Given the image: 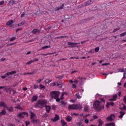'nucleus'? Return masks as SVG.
<instances>
[{
  "label": "nucleus",
  "instance_id": "f257e3e1",
  "mask_svg": "<svg viewBox=\"0 0 126 126\" xmlns=\"http://www.w3.org/2000/svg\"><path fill=\"white\" fill-rule=\"evenodd\" d=\"M94 108L96 110V111H98V112L101 111L105 107L104 105H102V102L99 100L95 101L93 104Z\"/></svg>",
  "mask_w": 126,
  "mask_h": 126
},
{
  "label": "nucleus",
  "instance_id": "f03ea898",
  "mask_svg": "<svg viewBox=\"0 0 126 126\" xmlns=\"http://www.w3.org/2000/svg\"><path fill=\"white\" fill-rule=\"evenodd\" d=\"M60 94L61 92L60 91H52L50 93V96L53 99H55L56 102H60Z\"/></svg>",
  "mask_w": 126,
  "mask_h": 126
},
{
  "label": "nucleus",
  "instance_id": "7ed1b4c3",
  "mask_svg": "<svg viewBox=\"0 0 126 126\" xmlns=\"http://www.w3.org/2000/svg\"><path fill=\"white\" fill-rule=\"evenodd\" d=\"M47 104V101L44 99H39L37 101V102L35 104V108H43L45 105Z\"/></svg>",
  "mask_w": 126,
  "mask_h": 126
},
{
  "label": "nucleus",
  "instance_id": "20e7f679",
  "mask_svg": "<svg viewBox=\"0 0 126 126\" xmlns=\"http://www.w3.org/2000/svg\"><path fill=\"white\" fill-rule=\"evenodd\" d=\"M69 110H81L82 106L80 104H70L68 106Z\"/></svg>",
  "mask_w": 126,
  "mask_h": 126
},
{
  "label": "nucleus",
  "instance_id": "39448f33",
  "mask_svg": "<svg viewBox=\"0 0 126 126\" xmlns=\"http://www.w3.org/2000/svg\"><path fill=\"white\" fill-rule=\"evenodd\" d=\"M67 44V45H69L68 48H78L79 46H78L77 45H80V43H74L70 42H68Z\"/></svg>",
  "mask_w": 126,
  "mask_h": 126
},
{
  "label": "nucleus",
  "instance_id": "423d86ee",
  "mask_svg": "<svg viewBox=\"0 0 126 126\" xmlns=\"http://www.w3.org/2000/svg\"><path fill=\"white\" fill-rule=\"evenodd\" d=\"M77 79H79V80H74V83H76V84H77V83H78V82H79L80 84L81 85V84H82V82H83V81L82 80V79H84V78L78 77L77 78Z\"/></svg>",
  "mask_w": 126,
  "mask_h": 126
},
{
  "label": "nucleus",
  "instance_id": "0eeeda50",
  "mask_svg": "<svg viewBox=\"0 0 126 126\" xmlns=\"http://www.w3.org/2000/svg\"><path fill=\"white\" fill-rule=\"evenodd\" d=\"M115 115L114 114H111L108 117L106 118L107 121H108L109 122H113L114 121L113 118H115Z\"/></svg>",
  "mask_w": 126,
  "mask_h": 126
},
{
  "label": "nucleus",
  "instance_id": "6e6552de",
  "mask_svg": "<svg viewBox=\"0 0 126 126\" xmlns=\"http://www.w3.org/2000/svg\"><path fill=\"white\" fill-rule=\"evenodd\" d=\"M7 107V104L5 103V102L3 101L0 102V108H3V109H6Z\"/></svg>",
  "mask_w": 126,
  "mask_h": 126
},
{
  "label": "nucleus",
  "instance_id": "1a4fd4ad",
  "mask_svg": "<svg viewBox=\"0 0 126 126\" xmlns=\"http://www.w3.org/2000/svg\"><path fill=\"white\" fill-rule=\"evenodd\" d=\"M59 120H60V116L57 114L55 115V117H54V118L51 119V121H52V122H53L54 123H56V122H57V121H59Z\"/></svg>",
  "mask_w": 126,
  "mask_h": 126
},
{
  "label": "nucleus",
  "instance_id": "9d476101",
  "mask_svg": "<svg viewBox=\"0 0 126 126\" xmlns=\"http://www.w3.org/2000/svg\"><path fill=\"white\" fill-rule=\"evenodd\" d=\"M13 22L14 21L12 20H10L6 23V25L9 26V27H13L12 23H13Z\"/></svg>",
  "mask_w": 126,
  "mask_h": 126
},
{
  "label": "nucleus",
  "instance_id": "9b49d317",
  "mask_svg": "<svg viewBox=\"0 0 126 126\" xmlns=\"http://www.w3.org/2000/svg\"><path fill=\"white\" fill-rule=\"evenodd\" d=\"M16 71H11V72H7L6 74H5V75H7V76H9V75H12L13 74H15V73H17Z\"/></svg>",
  "mask_w": 126,
  "mask_h": 126
},
{
  "label": "nucleus",
  "instance_id": "f8f14e48",
  "mask_svg": "<svg viewBox=\"0 0 126 126\" xmlns=\"http://www.w3.org/2000/svg\"><path fill=\"white\" fill-rule=\"evenodd\" d=\"M31 123H32V124H39L40 123V121L38 119L35 120V119L32 118V119H31Z\"/></svg>",
  "mask_w": 126,
  "mask_h": 126
},
{
  "label": "nucleus",
  "instance_id": "ddd939ff",
  "mask_svg": "<svg viewBox=\"0 0 126 126\" xmlns=\"http://www.w3.org/2000/svg\"><path fill=\"white\" fill-rule=\"evenodd\" d=\"M119 114H120V115H119V119H123V117L125 115H126V112L124 111H120Z\"/></svg>",
  "mask_w": 126,
  "mask_h": 126
},
{
  "label": "nucleus",
  "instance_id": "4468645a",
  "mask_svg": "<svg viewBox=\"0 0 126 126\" xmlns=\"http://www.w3.org/2000/svg\"><path fill=\"white\" fill-rule=\"evenodd\" d=\"M38 100V95H33L32 98V102H36Z\"/></svg>",
  "mask_w": 126,
  "mask_h": 126
},
{
  "label": "nucleus",
  "instance_id": "2eb2a0df",
  "mask_svg": "<svg viewBox=\"0 0 126 126\" xmlns=\"http://www.w3.org/2000/svg\"><path fill=\"white\" fill-rule=\"evenodd\" d=\"M6 114V111L5 109H2L1 112H0V118L1 116H4Z\"/></svg>",
  "mask_w": 126,
  "mask_h": 126
},
{
  "label": "nucleus",
  "instance_id": "dca6fc26",
  "mask_svg": "<svg viewBox=\"0 0 126 126\" xmlns=\"http://www.w3.org/2000/svg\"><path fill=\"white\" fill-rule=\"evenodd\" d=\"M94 0H90L86 2V5L87 6L90 5V4H92V3L94 2Z\"/></svg>",
  "mask_w": 126,
  "mask_h": 126
},
{
  "label": "nucleus",
  "instance_id": "f3484780",
  "mask_svg": "<svg viewBox=\"0 0 126 126\" xmlns=\"http://www.w3.org/2000/svg\"><path fill=\"white\" fill-rule=\"evenodd\" d=\"M45 109L47 113H50V111H51V106L49 105H46L45 106Z\"/></svg>",
  "mask_w": 126,
  "mask_h": 126
},
{
  "label": "nucleus",
  "instance_id": "a211bd4d",
  "mask_svg": "<svg viewBox=\"0 0 126 126\" xmlns=\"http://www.w3.org/2000/svg\"><path fill=\"white\" fill-rule=\"evenodd\" d=\"M17 116L19 117L20 119H24V116H23V113H22V112L19 113Z\"/></svg>",
  "mask_w": 126,
  "mask_h": 126
},
{
  "label": "nucleus",
  "instance_id": "6ab92c4d",
  "mask_svg": "<svg viewBox=\"0 0 126 126\" xmlns=\"http://www.w3.org/2000/svg\"><path fill=\"white\" fill-rule=\"evenodd\" d=\"M64 7V4H63L61 7H58L57 8H56L55 9V10L56 11H59V10H60V9H63V7Z\"/></svg>",
  "mask_w": 126,
  "mask_h": 126
},
{
  "label": "nucleus",
  "instance_id": "aec40b11",
  "mask_svg": "<svg viewBox=\"0 0 126 126\" xmlns=\"http://www.w3.org/2000/svg\"><path fill=\"white\" fill-rule=\"evenodd\" d=\"M60 106L63 107H65L66 105V103L64 101L60 102Z\"/></svg>",
  "mask_w": 126,
  "mask_h": 126
},
{
  "label": "nucleus",
  "instance_id": "412c9836",
  "mask_svg": "<svg viewBox=\"0 0 126 126\" xmlns=\"http://www.w3.org/2000/svg\"><path fill=\"white\" fill-rule=\"evenodd\" d=\"M6 109H7V110H8V111H9V112H13V111H14V109H13V107H12V106H11L10 107V108H9V107H8V106H7V107H6Z\"/></svg>",
  "mask_w": 126,
  "mask_h": 126
},
{
  "label": "nucleus",
  "instance_id": "4be33fe9",
  "mask_svg": "<svg viewBox=\"0 0 126 126\" xmlns=\"http://www.w3.org/2000/svg\"><path fill=\"white\" fill-rule=\"evenodd\" d=\"M57 86H59L60 88H62L63 87V84L62 82H57Z\"/></svg>",
  "mask_w": 126,
  "mask_h": 126
},
{
  "label": "nucleus",
  "instance_id": "5701e85b",
  "mask_svg": "<svg viewBox=\"0 0 126 126\" xmlns=\"http://www.w3.org/2000/svg\"><path fill=\"white\" fill-rule=\"evenodd\" d=\"M31 117L30 119H34V118H35V117H36V114L33 112H31Z\"/></svg>",
  "mask_w": 126,
  "mask_h": 126
},
{
  "label": "nucleus",
  "instance_id": "b1692460",
  "mask_svg": "<svg viewBox=\"0 0 126 126\" xmlns=\"http://www.w3.org/2000/svg\"><path fill=\"white\" fill-rule=\"evenodd\" d=\"M122 105H123V107H120L119 109L120 110H121V111L124 110V111H126V106L124 104H122Z\"/></svg>",
  "mask_w": 126,
  "mask_h": 126
},
{
  "label": "nucleus",
  "instance_id": "393cba45",
  "mask_svg": "<svg viewBox=\"0 0 126 126\" xmlns=\"http://www.w3.org/2000/svg\"><path fill=\"white\" fill-rule=\"evenodd\" d=\"M48 48H51V46L46 45L41 47V50H45V49H48Z\"/></svg>",
  "mask_w": 126,
  "mask_h": 126
},
{
  "label": "nucleus",
  "instance_id": "a878e982",
  "mask_svg": "<svg viewBox=\"0 0 126 126\" xmlns=\"http://www.w3.org/2000/svg\"><path fill=\"white\" fill-rule=\"evenodd\" d=\"M72 118H71L70 116H67L66 118V120L67 122H70L71 121H72Z\"/></svg>",
  "mask_w": 126,
  "mask_h": 126
},
{
  "label": "nucleus",
  "instance_id": "bb28decb",
  "mask_svg": "<svg viewBox=\"0 0 126 126\" xmlns=\"http://www.w3.org/2000/svg\"><path fill=\"white\" fill-rule=\"evenodd\" d=\"M88 21V19L82 20L80 21V23H86Z\"/></svg>",
  "mask_w": 126,
  "mask_h": 126
},
{
  "label": "nucleus",
  "instance_id": "cd10ccee",
  "mask_svg": "<svg viewBox=\"0 0 126 126\" xmlns=\"http://www.w3.org/2000/svg\"><path fill=\"white\" fill-rule=\"evenodd\" d=\"M26 24L25 22L23 21L21 23H20L19 24H18V26L19 27L20 26H22V25H25Z\"/></svg>",
  "mask_w": 126,
  "mask_h": 126
},
{
  "label": "nucleus",
  "instance_id": "c85d7f7f",
  "mask_svg": "<svg viewBox=\"0 0 126 126\" xmlns=\"http://www.w3.org/2000/svg\"><path fill=\"white\" fill-rule=\"evenodd\" d=\"M39 87H40V89H46V87H45V86H43V85L42 84H40L39 85Z\"/></svg>",
  "mask_w": 126,
  "mask_h": 126
},
{
  "label": "nucleus",
  "instance_id": "c756f323",
  "mask_svg": "<svg viewBox=\"0 0 126 126\" xmlns=\"http://www.w3.org/2000/svg\"><path fill=\"white\" fill-rule=\"evenodd\" d=\"M75 96H76L77 99H80L81 98V96L79 95V93L76 94Z\"/></svg>",
  "mask_w": 126,
  "mask_h": 126
},
{
  "label": "nucleus",
  "instance_id": "7c9ffc66",
  "mask_svg": "<svg viewBox=\"0 0 126 126\" xmlns=\"http://www.w3.org/2000/svg\"><path fill=\"white\" fill-rule=\"evenodd\" d=\"M117 98H118V94H114L113 95V98L114 99L115 101L117 100Z\"/></svg>",
  "mask_w": 126,
  "mask_h": 126
},
{
  "label": "nucleus",
  "instance_id": "2f4dec72",
  "mask_svg": "<svg viewBox=\"0 0 126 126\" xmlns=\"http://www.w3.org/2000/svg\"><path fill=\"white\" fill-rule=\"evenodd\" d=\"M16 39V37L14 36L10 39V42H13Z\"/></svg>",
  "mask_w": 126,
  "mask_h": 126
},
{
  "label": "nucleus",
  "instance_id": "473e14b6",
  "mask_svg": "<svg viewBox=\"0 0 126 126\" xmlns=\"http://www.w3.org/2000/svg\"><path fill=\"white\" fill-rule=\"evenodd\" d=\"M126 32L121 33L120 36V37H124V36H126Z\"/></svg>",
  "mask_w": 126,
  "mask_h": 126
},
{
  "label": "nucleus",
  "instance_id": "72a5a7b5",
  "mask_svg": "<svg viewBox=\"0 0 126 126\" xmlns=\"http://www.w3.org/2000/svg\"><path fill=\"white\" fill-rule=\"evenodd\" d=\"M37 32H38V29H34L32 31V33L33 34H36L37 33Z\"/></svg>",
  "mask_w": 126,
  "mask_h": 126
},
{
  "label": "nucleus",
  "instance_id": "f704fd0d",
  "mask_svg": "<svg viewBox=\"0 0 126 126\" xmlns=\"http://www.w3.org/2000/svg\"><path fill=\"white\" fill-rule=\"evenodd\" d=\"M88 110H89L88 106L86 105L84 107L85 112H87V111H88Z\"/></svg>",
  "mask_w": 126,
  "mask_h": 126
},
{
  "label": "nucleus",
  "instance_id": "c9c22d12",
  "mask_svg": "<svg viewBox=\"0 0 126 126\" xmlns=\"http://www.w3.org/2000/svg\"><path fill=\"white\" fill-rule=\"evenodd\" d=\"M61 124L63 125V126H65L66 125V123H65V122H64V120H61Z\"/></svg>",
  "mask_w": 126,
  "mask_h": 126
},
{
  "label": "nucleus",
  "instance_id": "e433bc0d",
  "mask_svg": "<svg viewBox=\"0 0 126 126\" xmlns=\"http://www.w3.org/2000/svg\"><path fill=\"white\" fill-rule=\"evenodd\" d=\"M33 60H31L30 61H29L28 63H26V64H31V63H33Z\"/></svg>",
  "mask_w": 126,
  "mask_h": 126
},
{
  "label": "nucleus",
  "instance_id": "4c0bfd02",
  "mask_svg": "<svg viewBox=\"0 0 126 126\" xmlns=\"http://www.w3.org/2000/svg\"><path fill=\"white\" fill-rule=\"evenodd\" d=\"M22 113L23 115H27L26 117H28V116H29V114H28V113H27L26 112H22Z\"/></svg>",
  "mask_w": 126,
  "mask_h": 126
},
{
  "label": "nucleus",
  "instance_id": "58836bf2",
  "mask_svg": "<svg viewBox=\"0 0 126 126\" xmlns=\"http://www.w3.org/2000/svg\"><path fill=\"white\" fill-rule=\"evenodd\" d=\"M57 85V82H54L53 83L50 84V86L53 87V86H56Z\"/></svg>",
  "mask_w": 126,
  "mask_h": 126
},
{
  "label": "nucleus",
  "instance_id": "ea45409f",
  "mask_svg": "<svg viewBox=\"0 0 126 126\" xmlns=\"http://www.w3.org/2000/svg\"><path fill=\"white\" fill-rule=\"evenodd\" d=\"M94 50H95V52H96V53H98V52H99V50H100V47H96Z\"/></svg>",
  "mask_w": 126,
  "mask_h": 126
},
{
  "label": "nucleus",
  "instance_id": "a19ab883",
  "mask_svg": "<svg viewBox=\"0 0 126 126\" xmlns=\"http://www.w3.org/2000/svg\"><path fill=\"white\" fill-rule=\"evenodd\" d=\"M9 3H11V4H14V3H15V1L13 0H10L9 1Z\"/></svg>",
  "mask_w": 126,
  "mask_h": 126
},
{
  "label": "nucleus",
  "instance_id": "79ce46f5",
  "mask_svg": "<svg viewBox=\"0 0 126 126\" xmlns=\"http://www.w3.org/2000/svg\"><path fill=\"white\" fill-rule=\"evenodd\" d=\"M63 96H64V94H62V95H61V97H60V101H61V100H63V98H64V97H63Z\"/></svg>",
  "mask_w": 126,
  "mask_h": 126
},
{
  "label": "nucleus",
  "instance_id": "37998d69",
  "mask_svg": "<svg viewBox=\"0 0 126 126\" xmlns=\"http://www.w3.org/2000/svg\"><path fill=\"white\" fill-rule=\"evenodd\" d=\"M7 126H16V125H15V124H13L11 123H8Z\"/></svg>",
  "mask_w": 126,
  "mask_h": 126
},
{
  "label": "nucleus",
  "instance_id": "c03bdc74",
  "mask_svg": "<svg viewBox=\"0 0 126 126\" xmlns=\"http://www.w3.org/2000/svg\"><path fill=\"white\" fill-rule=\"evenodd\" d=\"M15 109H18L19 110H21V107H20V105H18L17 106H15Z\"/></svg>",
  "mask_w": 126,
  "mask_h": 126
},
{
  "label": "nucleus",
  "instance_id": "a18cd8bd",
  "mask_svg": "<svg viewBox=\"0 0 126 126\" xmlns=\"http://www.w3.org/2000/svg\"><path fill=\"white\" fill-rule=\"evenodd\" d=\"M30 121H26L25 122V124H26V126H29V125H30Z\"/></svg>",
  "mask_w": 126,
  "mask_h": 126
},
{
  "label": "nucleus",
  "instance_id": "49530a36",
  "mask_svg": "<svg viewBox=\"0 0 126 126\" xmlns=\"http://www.w3.org/2000/svg\"><path fill=\"white\" fill-rule=\"evenodd\" d=\"M67 36H66V35H63V36H59V39H62L63 38H67Z\"/></svg>",
  "mask_w": 126,
  "mask_h": 126
},
{
  "label": "nucleus",
  "instance_id": "de8ad7c7",
  "mask_svg": "<svg viewBox=\"0 0 126 126\" xmlns=\"http://www.w3.org/2000/svg\"><path fill=\"white\" fill-rule=\"evenodd\" d=\"M110 63H103L102 64V65L103 66H105V65H109Z\"/></svg>",
  "mask_w": 126,
  "mask_h": 126
},
{
  "label": "nucleus",
  "instance_id": "09e8293b",
  "mask_svg": "<svg viewBox=\"0 0 126 126\" xmlns=\"http://www.w3.org/2000/svg\"><path fill=\"white\" fill-rule=\"evenodd\" d=\"M89 53L90 54H94V53H95V51H94V50H90Z\"/></svg>",
  "mask_w": 126,
  "mask_h": 126
},
{
  "label": "nucleus",
  "instance_id": "8fccbe9b",
  "mask_svg": "<svg viewBox=\"0 0 126 126\" xmlns=\"http://www.w3.org/2000/svg\"><path fill=\"white\" fill-rule=\"evenodd\" d=\"M99 99L102 102V103H104L105 104V99L104 98H100Z\"/></svg>",
  "mask_w": 126,
  "mask_h": 126
},
{
  "label": "nucleus",
  "instance_id": "3c124183",
  "mask_svg": "<svg viewBox=\"0 0 126 126\" xmlns=\"http://www.w3.org/2000/svg\"><path fill=\"white\" fill-rule=\"evenodd\" d=\"M110 103L109 102H107V103L106 105V108H110Z\"/></svg>",
  "mask_w": 126,
  "mask_h": 126
},
{
  "label": "nucleus",
  "instance_id": "603ef678",
  "mask_svg": "<svg viewBox=\"0 0 126 126\" xmlns=\"http://www.w3.org/2000/svg\"><path fill=\"white\" fill-rule=\"evenodd\" d=\"M22 30V28H18L16 30V33H17V32H18V31H20Z\"/></svg>",
  "mask_w": 126,
  "mask_h": 126
},
{
  "label": "nucleus",
  "instance_id": "864d4df0",
  "mask_svg": "<svg viewBox=\"0 0 126 126\" xmlns=\"http://www.w3.org/2000/svg\"><path fill=\"white\" fill-rule=\"evenodd\" d=\"M120 30V29H115L113 30V33H115V32H117V31H119Z\"/></svg>",
  "mask_w": 126,
  "mask_h": 126
},
{
  "label": "nucleus",
  "instance_id": "5fc2aeb1",
  "mask_svg": "<svg viewBox=\"0 0 126 126\" xmlns=\"http://www.w3.org/2000/svg\"><path fill=\"white\" fill-rule=\"evenodd\" d=\"M123 102H124V103H125V104H126V95H125L124 97Z\"/></svg>",
  "mask_w": 126,
  "mask_h": 126
},
{
  "label": "nucleus",
  "instance_id": "6e6d98bb",
  "mask_svg": "<svg viewBox=\"0 0 126 126\" xmlns=\"http://www.w3.org/2000/svg\"><path fill=\"white\" fill-rule=\"evenodd\" d=\"M25 13L23 12V13L21 15L20 17H21V18H22L24 17V16H25Z\"/></svg>",
  "mask_w": 126,
  "mask_h": 126
},
{
  "label": "nucleus",
  "instance_id": "4d7b16f0",
  "mask_svg": "<svg viewBox=\"0 0 126 126\" xmlns=\"http://www.w3.org/2000/svg\"><path fill=\"white\" fill-rule=\"evenodd\" d=\"M33 88H34V89H37V88H38V85H34L33 86Z\"/></svg>",
  "mask_w": 126,
  "mask_h": 126
},
{
  "label": "nucleus",
  "instance_id": "13d9d810",
  "mask_svg": "<svg viewBox=\"0 0 126 126\" xmlns=\"http://www.w3.org/2000/svg\"><path fill=\"white\" fill-rule=\"evenodd\" d=\"M93 118L94 120H97V119H98V116H97V115H94Z\"/></svg>",
  "mask_w": 126,
  "mask_h": 126
},
{
  "label": "nucleus",
  "instance_id": "bf43d9fd",
  "mask_svg": "<svg viewBox=\"0 0 126 126\" xmlns=\"http://www.w3.org/2000/svg\"><path fill=\"white\" fill-rule=\"evenodd\" d=\"M1 77L2 78V79H4L5 78H6V77H7V76L3 75V76H1Z\"/></svg>",
  "mask_w": 126,
  "mask_h": 126
},
{
  "label": "nucleus",
  "instance_id": "052dcab7",
  "mask_svg": "<svg viewBox=\"0 0 126 126\" xmlns=\"http://www.w3.org/2000/svg\"><path fill=\"white\" fill-rule=\"evenodd\" d=\"M88 40H84L83 41L81 42V44H85V43H86V42H87Z\"/></svg>",
  "mask_w": 126,
  "mask_h": 126
},
{
  "label": "nucleus",
  "instance_id": "680f3d73",
  "mask_svg": "<svg viewBox=\"0 0 126 126\" xmlns=\"http://www.w3.org/2000/svg\"><path fill=\"white\" fill-rule=\"evenodd\" d=\"M120 72H125V70L124 69H119Z\"/></svg>",
  "mask_w": 126,
  "mask_h": 126
},
{
  "label": "nucleus",
  "instance_id": "e2e57ef3",
  "mask_svg": "<svg viewBox=\"0 0 126 126\" xmlns=\"http://www.w3.org/2000/svg\"><path fill=\"white\" fill-rule=\"evenodd\" d=\"M63 77V75L57 77V78H58V79H62Z\"/></svg>",
  "mask_w": 126,
  "mask_h": 126
},
{
  "label": "nucleus",
  "instance_id": "0e129e2a",
  "mask_svg": "<svg viewBox=\"0 0 126 126\" xmlns=\"http://www.w3.org/2000/svg\"><path fill=\"white\" fill-rule=\"evenodd\" d=\"M42 81V79H39L37 80V83H40Z\"/></svg>",
  "mask_w": 126,
  "mask_h": 126
},
{
  "label": "nucleus",
  "instance_id": "69168bd1",
  "mask_svg": "<svg viewBox=\"0 0 126 126\" xmlns=\"http://www.w3.org/2000/svg\"><path fill=\"white\" fill-rule=\"evenodd\" d=\"M38 61H39V59L37 58H35L33 60H32V61H33V63L34 62H38Z\"/></svg>",
  "mask_w": 126,
  "mask_h": 126
},
{
  "label": "nucleus",
  "instance_id": "338daca9",
  "mask_svg": "<svg viewBox=\"0 0 126 126\" xmlns=\"http://www.w3.org/2000/svg\"><path fill=\"white\" fill-rule=\"evenodd\" d=\"M72 88H75L76 87V85L74 84H72Z\"/></svg>",
  "mask_w": 126,
  "mask_h": 126
},
{
  "label": "nucleus",
  "instance_id": "774afa93",
  "mask_svg": "<svg viewBox=\"0 0 126 126\" xmlns=\"http://www.w3.org/2000/svg\"><path fill=\"white\" fill-rule=\"evenodd\" d=\"M110 124V126H115V123H111Z\"/></svg>",
  "mask_w": 126,
  "mask_h": 126
}]
</instances>
